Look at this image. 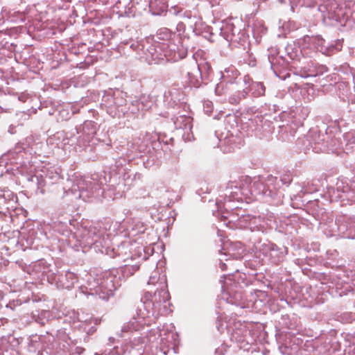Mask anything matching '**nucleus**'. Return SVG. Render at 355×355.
I'll use <instances>...</instances> for the list:
<instances>
[{
    "instance_id": "f257e3e1",
    "label": "nucleus",
    "mask_w": 355,
    "mask_h": 355,
    "mask_svg": "<svg viewBox=\"0 0 355 355\" xmlns=\"http://www.w3.org/2000/svg\"><path fill=\"white\" fill-rule=\"evenodd\" d=\"M184 120L186 121V125L184 128L191 130V119L189 118H187Z\"/></svg>"
},
{
    "instance_id": "f03ea898",
    "label": "nucleus",
    "mask_w": 355,
    "mask_h": 355,
    "mask_svg": "<svg viewBox=\"0 0 355 355\" xmlns=\"http://www.w3.org/2000/svg\"><path fill=\"white\" fill-rule=\"evenodd\" d=\"M153 284V282H148V284Z\"/></svg>"
}]
</instances>
